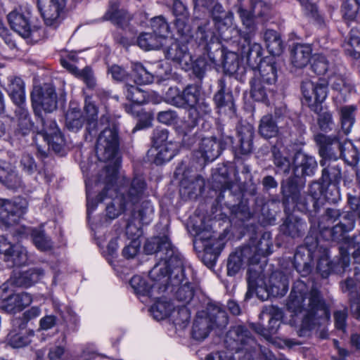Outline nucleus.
<instances>
[{
    "instance_id": "f257e3e1",
    "label": "nucleus",
    "mask_w": 360,
    "mask_h": 360,
    "mask_svg": "<svg viewBox=\"0 0 360 360\" xmlns=\"http://www.w3.org/2000/svg\"><path fill=\"white\" fill-rule=\"evenodd\" d=\"M117 130L115 128H105L100 134L96 146L98 160L108 162L96 182V186L103 185L104 188L98 199L94 200L90 198L92 184L90 181H86L88 217L96 209L98 202L110 199V201L107 202L106 214L108 218L113 219L122 211L134 206L143 195L146 183L143 177H134L126 188L125 178L118 175L120 160L117 157Z\"/></svg>"
},
{
    "instance_id": "f03ea898",
    "label": "nucleus",
    "mask_w": 360,
    "mask_h": 360,
    "mask_svg": "<svg viewBox=\"0 0 360 360\" xmlns=\"http://www.w3.org/2000/svg\"><path fill=\"white\" fill-rule=\"evenodd\" d=\"M288 311L300 316L302 322L297 330L300 337L309 336L311 330L326 325L330 317V311L320 292L315 288L309 290L302 281H297L287 302Z\"/></svg>"
},
{
    "instance_id": "7ed1b4c3",
    "label": "nucleus",
    "mask_w": 360,
    "mask_h": 360,
    "mask_svg": "<svg viewBox=\"0 0 360 360\" xmlns=\"http://www.w3.org/2000/svg\"><path fill=\"white\" fill-rule=\"evenodd\" d=\"M32 104L35 114L40 117L42 129L38 135L48 143L55 152L59 153L64 144V138L55 121L44 118L40 110L46 112H53L57 108V96L55 89L51 84L34 86L31 94Z\"/></svg>"
},
{
    "instance_id": "20e7f679",
    "label": "nucleus",
    "mask_w": 360,
    "mask_h": 360,
    "mask_svg": "<svg viewBox=\"0 0 360 360\" xmlns=\"http://www.w3.org/2000/svg\"><path fill=\"white\" fill-rule=\"evenodd\" d=\"M262 285V280L256 278L255 275L249 271L246 298H250L254 293L262 300H266L270 296L283 297L288 290L289 279L283 272L274 271L271 274L267 284L264 286Z\"/></svg>"
},
{
    "instance_id": "39448f33",
    "label": "nucleus",
    "mask_w": 360,
    "mask_h": 360,
    "mask_svg": "<svg viewBox=\"0 0 360 360\" xmlns=\"http://www.w3.org/2000/svg\"><path fill=\"white\" fill-rule=\"evenodd\" d=\"M152 283H148L142 276L136 275L130 280V285L139 296H147L158 299V295L165 292V284L168 281L167 262H158L149 272Z\"/></svg>"
},
{
    "instance_id": "423d86ee",
    "label": "nucleus",
    "mask_w": 360,
    "mask_h": 360,
    "mask_svg": "<svg viewBox=\"0 0 360 360\" xmlns=\"http://www.w3.org/2000/svg\"><path fill=\"white\" fill-rule=\"evenodd\" d=\"M165 287V291L172 292L179 302L187 304L193 300L195 287L185 277L184 260H179L177 264L169 269Z\"/></svg>"
},
{
    "instance_id": "0eeeda50",
    "label": "nucleus",
    "mask_w": 360,
    "mask_h": 360,
    "mask_svg": "<svg viewBox=\"0 0 360 360\" xmlns=\"http://www.w3.org/2000/svg\"><path fill=\"white\" fill-rule=\"evenodd\" d=\"M225 342L231 350L236 352L244 351L249 359L252 357V352L261 354L264 350L257 343L248 329L240 325L235 326L229 330Z\"/></svg>"
},
{
    "instance_id": "6e6552de",
    "label": "nucleus",
    "mask_w": 360,
    "mask_h": 360,
    "mask_svg": "<svg viewBox=\"0 0 360 360\" xmlns=\"http://www.w3.org/2000/svg\"><path fill=\"white\" fill-rule=\"evenodd\" d=\"M8 21L12 30L24 38L39 37L41 30L40 22H34L32 11L29 7H20L7 15Z\"/></svg>"
},
{
    "instance_id": "1a4fd4ad",
    "label": "nucleus",
    "mask_w": 360,
    "mask_h": 360,
    "mask_svg": "<svg viewBox=\"0 0 360 360\" xmlns=\"http://www.w3.org/2000/svg\"><path fill=\"white\" fill-rule=\"evenodd\" d=\"M6 88L11 98L18 106L16 114L18 117L19 126L23 134H26L32 127L27 110L23 107L25 102L24 82L20 77H10Z\"/></svg>"
},
{
    "instance_id": "9d476101",
    "label": "nucleus",
    "mask_w": 360,
    "mask_h": 360,
    "mask_svg": "<svg viewBox=\"0 0 360 360\" xmlns=\"http://www.w3.org/2000/svg\"><path fill=\"white\" fill-rule=\"evenodd\" d=\"M143 248L148 255L156 253L160 259L159 262H167V272L177 264L179 260H183L181 256L174 250L169 238L165 236L148 239Z\"/></svg>"
},
{
    "instance_id": "9b49d317",
    "label": "nucleus",
    "mask_w": 360,
    "mask_h": 360,
    "mask_svg": "<svg viewBox=\"0 0 360 360\" xmlns=\"http://www.w3.org/2000/svg\"><path fill=\"white\" fill-rule=\"evenodd\" d=\"M243 0H237L238 13L243 25L245 26L248 32L241 33L239 30H236L237 34L242 36L244 40L248 42L249 49L247 53V59L248 61L254 60L255 63L261 61L260 57L262 54V48L258 43L251 44L252 39L256 31V25L253 20V16L250 12L247 11L242 4Z\"/></svg>"
},
{
    "instance_id": "f8f14e48",
    "label": "nucleus",
    "mask_w": 360,
    "mask_h": 360,
    "mask_svg": "<svg viewBox=\"0 0 360 360\" xmlns=\"http://www.w3.org/2000/svg\"><path fill=\"white\" fill-rule=\"evenodd\" d=\"M187 229L193 237L195 245H200L206 252H210L214 244L215 238L213 236L210 225L205 224L203 217L194 214L187 222Z\"/></svg>"
},
{
    "instance_id": "ddd939ff",
    "label": "nucleus",
    "mask_w": 360,
    "mask_h": 360,
    "mask_svg": "<svg viewBox=\"0 0 360 360\" xmlns=\"http://www.w3.org/2000/svg\"><path fill=\"white\" fill-rule=\"evenodd\" d=\"M178 33L179 37L176 41L172 42L170 46L166 49L165 56L179 65L182 69L187 70L192 65V57L185 44L192 41L194 37L187 32H185V34L182 32Z\"/></svg>"
},
{
    "instance_id": "4468645a",
    "label": "nucleus",
    "mask_w": 360,
    "mask_h": 360,
    "mask_svg": "<svg viewBox=\"0 0 360 360\" xmlns=\"http://www.w3.org/2000/svg\"><path fill=\"white\" fill-rule=\"evenodd\" d=\"M233 143V137L222 135L220 139L215 136L203 137L198 143V154L205 162H212L219 156L226 146Z\"/></svg>"
},
{
    "instance_id": "2eb2a0df",
    "label": "nucleus",
    "mask_w": 360,
    "mask_h": 360,
    "mask_svg": "<svg viewBox=\"0 0 360 360\" xmlns=\"http://www.w3.org/2000/svg\"><path fill=\"white\" fill-rule=\"evenodd\" d=\"M67 0H37V8L46 26L56 28L62 21Z\"/></svg>"
},
{
    "instance_id": "dca6fc26",
    "label": "nucleus",
    "mask_w": 360,
    "mask_h": 360,
    "mask_svg": "<svg viewBox=\"0 0 360 360\" xmlns=\"http://www.w3.org/2000/svg\"><path fill=\"white\" fill-rule=\"evenodd\" d=\"M27 202L24 199H0V221L7 226L16 224L26 212Z\"/></svg>"
},
{
    "instance_id": "f3484780",
    "label": "nucleus",
    "mask_w": 360,
    "mask_h": 360,
    "mask_svg": "<svg viewBox=\"0 0 360 360\" xmlns=\"http://www.w3.org/2000/svg\"><path fill=\"white\" fill-rule=\"evenodd\" d=\"M183 106L187 105L202 117L210 112L211 108L202 96L201 88L196 84L188 85L182 91Z\"/></svg>"
},
{
    "instance_id": "a211bd4d",
    "label": "nucleus",
    "mask_w": 360,
    "mask_h": 360,
    "mask_svg": "<svg viewBox=\"0 0 360 360\" xmlns=\"http://www.w3.org/2000/svg\"><path fill=\"white\" fill-rule=\"evenodd\" d=\"M253 250L248 246L243 247L231 254L227 263V274L233 276L245 265L257 264V257H251Z\"/></svg>"
},
{
    "instance_id": "6ab92c4d",
    "label": "nucleus",
    "mask_w": 360,
    "mask_h": 360,
    "mask_svg": "<svg viewBox=\"0 0 360 360\" xmlns=\"http://www.w3.org/2000/svg\"><path fill=\"white\" fill-rule=\"evenodd\" d=\"M315 140L319 146V154L323 158L320 162L322 166L326 164L327 160L337 159L334 152L335 149L339 150L344 156L346 155L342 148V145L339 142L337 136L318 134L316 136Z\"/></svg>"
},
{
    "instance_id": "aec40b11",
    "label": "nucleus",
    "mask_w": 360,
    "mask_h": 360,
    "mask_svg": "<svg viewBox=\"0 0 360 360\" xmlns=\"http://www.w3.org/2000/svg\"><path fill=\"white\" fill-rule=\"evenodd\" d=\"M13 327H18V330L13 328L8 335L7 340L8 344L14 348H20L27 345L34 332L26 328V322L19 319L13 320Z\"/></svg>"
},
{
    "instance_id": "412c9836",
    "label": "nucleus",
    "mask_w": 360,
    "mask_h": 360,
    "mask_svg": "<svg viewBox=\"0 0 360 360\" xmlns=\"http://www.w3.org/2000/svg\"><path fill=\"white\" fill-rule=\"evenodd\" d=\"M302 95L308 105L322 103L327 96V86L307 79L302 83Z\"/></svg>"
},
{
    "instance_id": "4be33fe9",
    "label": "nucleus",
    "mask_w": 360,
    "mask_h": 360,
    "mask_svg": "<svg viewBox=\"0 0 360 360\" xmlns=\"http://www.w3.org/2000/svg\"><path fill=\"white\" fill-rule=\"evenodd\" d=\"M158 66H160V69L155 74H153L142 64L139 63H133L132 70L134 82L138 84H148L153 81L155 76L160 79H165L170 74L171 69L167 66L165 72L162 73V65H158Z\"/></svg>"
},
{
    "instance_id": "5701e85b",
    "label": "nucleus",
    "mask_w": 360,
    "mask_h": 360,
    "mask_svg": "<svg viewBox=\"0 0 360 360\" xmlns=\"http://www.w3.org/2000/svg\"><path fill=\"white\" fill-rule=\"evenodd\" d=\"M211 13L212 20L219 32H223L224 30H229L236 31L237 30L233 27V13L231 11H226L221 4H214Z\"/></svg>"
},
{
    "instance_id": "b1692460",
    "label": "nucleus",
    "mask_w": 360,
    "mask_h": 360,
    "mask_svg": "<svg viewBox=\"0 0 360 360\" xmlns=\"http://www.w3.org/2000/svg\"><path fill=\"white\" fill-rule=\"evenodd\" d=\"M296 176H311L315 172L317 164L315 159L302 152H297L293 159Z\"/></svg>"
},
{
    "instance_id": "393cba45",
    "label": "nucleus",
    "mask_w": 360,
    "mask_h": 360,
    "mask_svg": "<svg viewBox=\"0 0 360 360\" xmlns=\"http://www.w3.org/2000/svg\"><path fill=\"white\" fill-rule=\"evenodd\" d=\"M204 312L205 316L213 328H224L228 324V316L223 307L216 303L208 304Z\"/></svg>"
},
{
    "instance_id": "a878e982",
    "label": "nucleus",
    "mask_w": 360,
    "mask_h": 360,
    "mask_svg": "<svg viewBox=\"0 0 360 360\" xmlns=\"http://www.w3.org/2000/svg\"><path fill=\"white\" fill-rule=\"evenodd\" d=\"M294 266L302 276L308 275L312 269L311 252L307 247L297 248L294 255Z\"/></svg>"
},
{
    "instance_id": "bb28decb",
    "label": "nucleus",
    "mask_w": 360,
    "mask_h": 360,
    "mask_svg": "<svg viewBox=\"0 0 360 360\" xmlns=\"http://www.w3.org/2000/svg\"><path fill=\"white\" fill-rule=\"evenodd\" d=\"M43 276L44 271L41 269H31L15 274L11 278V282L16 286L28 288L39 281Z\"/></svg>"
},
{
    "instance_id": "cd10ccee",
    "label": "nucleus",
    "mask_w": 360,
    "mask_h": 360,
    "mask_svg": "<svg viewBox=\"0 0 360 360\" xmlns=\"http://www.w3.org/2000/svg\"><path fill=\"white\" fill-rule=\"evenodd\" d=\"M276 68L274 63L259 61V69L254 70L253 79H255V81L272 84L276 80Z\"/></svg>"
},
{
    "instance_id": "c85d7f7f",
    "label": "nucleus",
    "mask_w": 360,
    "mask_h": 360,
    "mask_svg": "<svg viewBox=\"0 0 360 360\" xmlns=\"http://www.w3.org/2000/svg\"><path fill=\"white\" fill-rule=\"evenodd\" d=\"M32 302V296L27 292H21L10 295L3 307L9 313L22 311Z\"/></svg>"
},
{
    "instance_id": "c756f323",
    "label": "nucleus",
    "mask_w": 360,
    "mask_h": 360,
    "mask_svg": "<svg viewBox=\"0 0 360 360\" xmlns=\"http://www.w3.org/2000/svg\"><path fill=\"white\" fill-rule=\"evenodd\" d=\"M311 51L309 45L296 44L291 51V63L296 68H304L311 58Z\"/></svg>"
},
{
    "instance_id": "7c9ffc66",
    "label": "nucleus",
    "mask_w": 360,
    "mask_h": 360,
    "mask_svg": "<svg viewBox=\"0 0 360 360\" xmlns=\"http://www.w3.org/2000/svg\"><path fill=\"white\" fill-rule=\"evenodd\" d=\"M307 226L306 222L302 219L295 216H289L284 221L281 229L284 234L291 238H297L304 233Z\"/></svg>"
},
{
    "instance_id": "2f4dec72",
    "label": "nucleus",
    "mask_w": 360,
    "mask_h": 360,
    "mask_svg": "<svg viewBox=\"0 0 360 360\" xmlns=\"http://www.w3.org/2000/svg\"><path fill=\"white\" fill-rule=\"evenodd\" d=\"M178 143L170 141L168 144L154 146L151 152L155 155L154 162L156 165H161L172 160L177 153Z\"/></svg>"
},
{
    "instance_id": "473e14b6",
    "label": "nucleus",
    "mask_w": 360,
    "mask_h": 360,
    "mask_svg": "<svg viewBox=\"0 0 360 360\" xmlns=\"http://www.w3.org/2000/svg\"><path fill=\"white\" fill-rule=\"evenodd\" d=\"M61 65L76 77L82 79L88 87L93 88L96 85L94 73L89 67L79 70L73 63L66 59L61 60Z\"/></svg>"
},
{
    "instance_id": "72a5a7b5",
    "label": "nucleus",
    "mask_w": 360,
    "mask_h": 360,
    "mask_svg": "<svg viewBox=\"0 0 360 360\" xmlns=\"http://www.w3.org/2000/svg\"><path fill=\"white\" fill-rule=\"evenodd\" d=\"M0 181L11 189L16 188L20 184L13 165L4 160H0Z\"/></svg>"
},
{
    "instance_id": "f704fd0d",
    "label": "nucleus",
    "mask_w": 360,
    "mask_h": 360,
    "mask_svg": "<svg viewBox=\"0 0 360 360\" xmlns=\"http://www.w3.org/2000/svg\"><path fill=\"white\" fill-rule=\"evenodd\" d=\"M173 13L176 16L175 25L178 32L185 34L190 32V27L187 24L188 13L186 7L179 0H173Z\"/></svg>"
},
{
    "instance_id": "c9c22d12",
    "label": "nucleus",
    "mask_w": 360,
    "mask_h": 360,
    "mask_svg": "<svg viewBox=\"0 0 360 360\" xmlns=\"http://www.w3.org/2000/svg\"><path fill=\"white\" fill-rule=\"evenodd\" d=\"M205 314L204 312L199 311L193 325L192 335L197 340L205 339L213 329Z\"/></svg>"
},
{
    "instance_id": "e433bc0d",
    "label": "nucleus",
    "mask_w": 360,
    "mask_h": 360,
    "mask_svg": "<svg viewBox=\"0 0 360 360\" xmlns=\"http://www.w3.org/2000/svg\"><path fill=\"white\" fill-rule=\"evenodd\" d=\"M253 136L254 131L250 126L243 127L239 129L240 145L235 148L237 154L247 155L252 151Z\"/></svg>"
},
{
    "instance_id": "4c0bfd02",
    "label": "nucleus",
    "mask_w": 360,
    "mask_h": 360,
    "mask_svg": "<svg viewBox=\"0 0 360 360\" xmlns=\"http://www.w3.org/2000/svg\"><path fill=\"white\" fill-rule=\"evenodd\" d=\"M5 260L11 262V265L20 266L25 264L27 261V253L26 249L20 245H11L4 252Z\"/></svg>"
},
{
    "instance_id": "58836bf2",
    "label": "nucleus",
    "mask_w": 360,
    "mask_h": 360,
    "mask_svg": "<svg viewBox=\"0 0 360 360\" xmlns=\"http://www.w3.org/2000/svg\"><path fill=\"white\" fill-rule=\"evenodd\" d=\"M84 110L87 123L86 130L89 131V134L96 133L98 127V108L93 102L91 97H86L85 98Z\"/></svg>"
},
{
    "instance_id": "ea45409f",
    "label": "nucleus",
    "mask_w": 360,
    "mask_h": 360,
    "mask_svg": "<svg viewBox=\"0 0 360 360\" xmlns=\"http://www.w3.org/2000/svg\"><path fill=\"white\" fill-rule=\"evenodd\" d=\"M219 89L214 96V101L219 108L227 107L229 110H233L234 103L233 94L230 91H226V84L223 79L218 82Z\"/></svg>"
},
{
    "instance_id": "a19ab883",
    "label": "nucleus",
    "mask_w": 360,
    "mask_h": 360,
    "mask_svg": "<svg viewBox=\"0 0 360 360\" xmlns=\"http://www.w3.org/2000/svg\"><path fill=\"white\" fill-rule=\"evenodd\" d=\"M278 127L272 115H266L261 118L258 131L263 138L269 139L275 137L278 135Z\"/></svg>"
},
{
    "instance_id": "79ce46f5",
    "label": "nucleus",
    "mask_w": 360,
    "mask_h": 360,
    "mask_svg": "<svg viewBox=\"0 0 360 360\" xmlns=\"http://www.w3.org/2000/svg\"><path fill=\"white\" fill-rule=\"evenodd\" d=\"M264 39L266 48L272 55H280L283 49L282 40L277 32L273 30H267L264 34Z\"/></svg>"
},
{
    "instance_id": "37998d69",
    "label": "nucleus",
    "mask_w": 360,
    "mask_h": 360,
    "mask_svg": "<svg viewBox=\"0 0 360 360\" xmlns=\"http://www.w3.org/2000/svg\"><path fill=\"white\" fill-rule=\"evenodd\" d=\"M205 186L204 179L200 176H195L188 181L186 178L181 181V193H187L189 197L197 192L202 193Z\"/></svg>"
},
{
    "instance_id": "c03bdc74",
    "label": "nucleus",
    "mask_w": 360,
    "mask_h": 360,
    "mask_svg": "<svg viewBox=\"0 0 360 360\" xmlns=\"http://www.w3.org/2000/svg\"><path fill=\"white\" fill-rule=\"evenodd\" d=\"M174 309L173 304L164 299H158L150 307V313L153 318L158 321L168 317Z\"/></svg>"
},
{
    "instance_id": "a18cd8bd",
    "label": "nucleus",
    "mask_w": 360,
    "mask_h": 360,
    "mask_svg": "<svg viewBox=\"0 0 360 360\" xmlns=\"http://www.w3.org/2000/svg\"><path fill=\"white\" fill-rule=\"evenodd\" d=\"M253 253L251 257H257V264L259 262L261 257H265L272 252V242L269 233H264L256 246H249Z\"/></svg>"
},
{
    "instance_id": "49530a36",
    "label": "nucleus",
    "mask_w": 360,
    "mask_h": 360,
    "mask_svg": "<svg viewBox=\"0 0 360 360\" xmlns=\"http://www.w3.org/2000/svg\"><path fill=\"white\" fill-rule=\"evenodd\" d=\"M84 120L82 113L77 107H70L65 115L66 127L72 131H77L80 129Z\"/></svg>"
},
{
    "instance_id": "de8ad7c7",
    "label": "nucleus",
    "mask_w": 360,
    "mask_h": 360,
    "mask_svg": "<svg viewBox=\"0 0 360 360\" xmlns=\"http://www.w3.org/2000/svg\"><path fill=\"white\" fill-rule=\"evenodd\" d=\"M355 105H347L340 108L342 129L345 134L350 132L355 121Z\"/></svg>"
},
{
    "instance_id": "09e8293b",
    "label": "nucleus",
    "mask_w": 360,
    "mask_h": 360,
    "mask_svg": "<svg viewBox=\"0 0 360 360\" xmlns=\"http://www.w3.org/2000/svg\"><path fill=\"white\" fill-rule=\"evenodd\" d=\"M133 211L136 213V219L142 224H148L153 219L154 215V207L150 201H143L138 207Z\"/></svg>"
},
{
    "instance_id": "8fccbe9b",
    "label": "nucleus",
    "mask_w": 360,
    "mask_h": 360,
    "mask_svg": "<svg viewBox=\"0 0 360 360\" xmlns=\"http://www.w3.org/2000/svg\"><path fill=\"white\" fill-rule=\"evenodd\" d=\"M153 33L164 44L169 33V27L162 16L155 17L151 20Z\"/></svg>"
},
{
    "instance_id": "3c124183",
    "label": "nucleus",
    "mask_w": 360,
    "mask_h": 360,
    "mask_svg": "<svg viewBox=\"0 0 360 360\" xmlns=\"http://www.w3.org/2000/svg\"><path fill=\"white\" fill-rule=\"evenodd\" d=\"M124 94L127 100L131 101L134 104L141 105L149 101L148 94L143 90L133 85L125 86Z\"/></svg>"
},
{
    "instance_id": "603ef678",
    "label": "nucleus",
    "mask_w": 360,
    "mask_h": 360,
    "mask_svg": "<svg viewBox=\"0 0 360 360\" xmlns=\"http://www.w3.org/2000/svg\"><path fill=\"white\" fill-rule=\"evenodd\" d=\"M346 51L353 57H360V31L352 29L349 32V37L345 44Z\"/></svg>"
},
{
    "instance_id": "864d4df0",
    "label": "nucleus",
    "mask_w": 360,
    "mask_h": 360,
    "mask_svg": "<svg viewBox=\"0 0 360 360\" xmlns=\"http://www.w3.org/2000/svg\"><path fill=\"white\" fill-rule=\"evenodd\" d=\"M262 315L269 316V328L267 330H269L271 338L272 335L277 332L280 326L282 313L278 308L270 307L266 311H264L262 312Z\"/></svg>"
},
{
    "instance_id": "5fc2aeb1",
    "label": "nucleus",
    "mask_w": 360,
    "mask_h": 360,
    "mask_svg": "<svg viewBox=\"0 0 360 360\" xmlns=\"http://www.w3.org/2000/svg\"><path fill=\"white\" fill-rule=\"evenodd\" d=\"M106 20L123 26L129 20V14L124 10H120L116 5H112L105 15Z\"/></svg>"
},
{
    "instance_id": "6e6d98bb",
    "label": "nucleus",
    "mask_w": 360,
    "mask_h": 360,
    "mask_svg": "<svg viewBox=\"0 0 360 360\" xmlns=\"http://www.w3.org/2000/svg\"><path fill=\"white\" fill-rule=\"evenodd\" d=\"M137 43L139 46L144 50L156 49L163 45L160 39L153 32L141 34L138 38Z\"/></svg>"
},
{
    "instance_id": "4d7b16f0",
    "label": "nucleus",
    "mask_w": 360,
    "mask_h": 360,
    "mask_svg": "<svg viewBox=\"0 0 360 360\" xmlns=\"http://www.w3.org/2000/svg\"><path fill=\"white\" fill-rule=\"evenodd\" d=\"M31 236L33 243L40 250L44 251L50 249L52 243L44 231L41 229H34L31 231Z\"/></svg>"
},
{
    "instance_id": "13d9d810",
    "label": "nucleus",
    "mask_w": 360,
    "mask_h": 360,
    "mask_svg": "<svg viewBox=\"0 0 360 360\" xmlns=\"http://www.w3.org/2000/svg\"><path fill=\"white\" fill-rule=\"evenodd\" d=\"M141 222L136 219V213H132L131 219L127 222L124 236L131 240H137L141 233Z\"/></svg>"
},
{
    "instance_id": "bf43d9fd",
    "label": "nucleus",
    "mask_w": 360,
    "mask_h": 360,
    "mask_svg": "<svg viewBox=\"0 0 360 360\" xmlns=\"http://www.w3.org/2000/svg\"><path fill=\"white\" fill-rule=\"evenodd\" d=\"M244 0H243L242 4L243 5V8L248 12H250L253 16V20L255 21V17H264L267 15L271 9L270 5L262 1V0H251V10L248 11L245 8V5L243 4Z\"/></svg>"
},
{
    "instance_id": "052dcab7",
    "label": "nucleus",
    "mask_w": 360,
    "mask_h": 360,
    "mask_svg": "<svg viewBox=\"0 0 360 360\" xmlns=\"http://www.w3.org/2000/svg\"><path fill=\"white\" fill-rule=\"evenodd\" d=\"M328 60L322 54H314L312 56L311 68L313 71L319 75H325L330 68Z\"/></svg>"
},
{
    "instance_id": "680f3d73",
    "label": "nucleus",
    "mask_w": 360,
    "mask_h": 360,
    "mask_svg": "<svg viewBox=\"0 0 360 360\" xmlns=\"http://www.w3.org/2000/svg\"><path fill=\"white\" fill-rule=\"evenodd\" d=\"M214 34L212 32L207 30V26H199L195 34V41L200 45L207 46L214 41Z\"/></svg>"
},
{
    "instance_id": "e2e57ef3",
    "label": "nucleus",
    "mask_w": 360,
    "mask_h": 360,
    "mask_svg": "<svg viewBox=\"0 0 360 360\" xmlns=\"http://www.w3.org/2000/svg\"><path fill=\"white\" fill-rule=\"evenodd\" d=\"M282 193L283 195L288 199H291L292 201H296L298 198V188L297 186L293 182L292 180H288L281 185Z\"/></svg>"
},
{
    "instance_id": "0e129e2a",
    "label": "nucleus",
    "mask_w": 360,
    "mask_h": 360,
    "mask_svg": "<svg viewBox=\"0 0 360 360\" xmlns=\"http://www.w3.org/2000/svg\"><path fill=\"white\" fill-rule=\"evenodd\" d=\"M224 70L230 75L236 73L240 68L238 56L235 53H230L226 57L223 63Z\"/></svg>"
},
{
    "instance_id": "69168bd1",
    "label": "nucleus",
    "mask_w": 360,
    "mask_h": 360,
    "mask_svg": "<svg viewBox=\"0 0 360 360\" xmlns=\"http://www.w3.org/2000/svg\"><path fill=\"white\" fill-rule=\"evenodd\" d=\"M251 96L257 101H263L266 99V93L261 82L255 81L252 79L250 82Z\"/></svg>"
},
{
    "instance_id": "338daca9",
    "label": "nucleus",
    "mask_w": 360,
    "mask_h": 360,
    "mask_svg": "<svg viewBox=\"0 0 360 360\" xmlns=\"http://www.w3.org/2000/svg\"><path fill=\"white\" fill-rule=\"evenodd\" d=\"M181 96L182 92H180L179 89L176 87H170L165 95L167 102L177 107L183 106V100Z\"/></svg>"
},
{
    "instance_id": "774afa93",
    "label": "nucleus",
    "mask_w": 360,
    "mask_h": 360,
    "mask_svg": "<svg viewBox=\"0 0 360 360\" xmlns=\"http://www.w3.org/2000/svg\"><path fill=\"white\" fill-rule=\"evenodd\" d=\"M274 157V164L280 172L287 173L289 172L291 164L290 160L283 157L279 151L276 149L273 151Z\"/></svg>"
}]
</instances>
